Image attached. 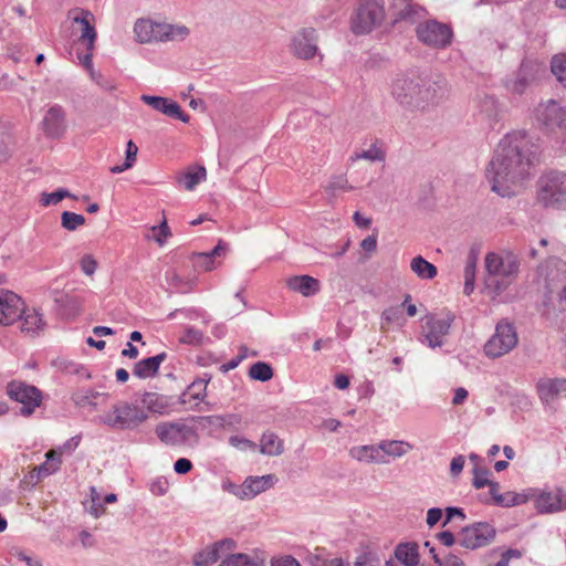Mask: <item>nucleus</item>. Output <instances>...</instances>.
<instances>
[{"label": "nucleus", "instance_id": "obj_1", "mask_svg": "<svg viewBox=\"0 0 566 566\" xmlns=\"http://www.w3.org/2000/svg\"><path fill=\"white\" fill-rule=\"evenodd\" d=\"M538 145L525 132L506 134L497 145V196L513 197L524 188L538 158Z\"/></svg>", "mask_w": 566, "mask_h": 566}, {"label": "nucleus", "instance_id": "obj_2", "mask_svg": "<svg viewBox=\"0 0 566 566\" xmlns=\"http://www.w3.org/2000/svg\"><path fill=\"white\" fill-rule=\"evenodd\" d=\"M391 94L407 109H426L447 96V81L402 76L394 81Z\"/></svg>", "mask_w": 566, "mask_h": 566}, {"label": "nucleus", "instance_id": "obj_3", "mask_svg": "<svg viewBox=\"0 0 566 566\" xmlns=\"http://www.w3.org/2000/svg\"><path fill=\"white\" fill-rule=\"evenodd\" d=\"M220 416L191 417L188 421H164L155 428L157 438L169 447H193L199 442V429L209 426H222Z\"/></svg>", "mask_w": 566, "mask_h": 566}, {"label": "nucleus", "instance_id": "obj_4", "mask_svg": "<svg viewBox=\"0 0 566 566\" xmlns=\"http://www.w3.org/2000/svg\"><path fill=\"white\" fill-rule=\"evenodd\" d=\"M539 275L543 277V314L551 318L566 310V262L549 258L539 268Z\"/></svg>", "mask_w": 566, "mask_h": 566}, {"label": "nucleus", "instance_id": "obj_5", "mask_svg": "<svg viewBox=\"0 0 566 566\" xmlns=\"http://www.w3.org/2000/svg\"><path fill=\"white\" fill-rule=\"evenodd\" d=\"M134 32L140 43L153 41H175L184 40L189 34V29L185 25H174L169 23L154 22L149 19H139L134 25Z\"/></svg>", "mask_w": 566, "mask_h": 566}, {"label": "nucleus", "instance_id": "obj_6", "mask_svg": "<svg viewBox=\"0 0 566 566\" xmlns=\"http://www.w3.org/2000/svg\"><path fill=\"white\" fill-rule=\"evenodd\" d=\"M537 201L545 208L566 209V174L551 171L537 181Z\"/></svg>", "mask_w": 566, "mask_h": 566}, {"label": "nucleus", "instance_id": "obj_7", "mask_svg": "<svg viewBox=\"0 0 566 566\" xmlns=\"http://www.w3.org/2000/svg\"><path fill=\"white\" fill-rule=\"evenodd\" d=\"M147 418L148 415L145 410L128 402H122L115 405L109 412L104 415L102 422L113 429L126 430L136 428Z\"/></svg>", "mask_w": 566, "mask_h": 566}, {"label": "nucleus", "instance_id": "obj_8", "mask_svg": "<svg viewBox=\"0 0 566 566\" xmlns=\"http://www.w3.org/2000/svg\"><path fill=\"white\" fill-rule=\"evenodd\" d=\"M416 35L422 44L442 50L451 45L453 31L449 24L430 19L417 25Z\"/></svg>", "mask_w": 566, "mask_h": 566}, {"label": "nucleus", "instance_id": "obj_9", "mask_svg": "<svg viewBox=\"0 0 566 566\" xmlns=\"http://www.w3.org/2000/svg\"><path fill=\"white\" fill-rule=\"evenodd\" d=\"M7 396L22 405L20 415L30 417L34 413L35 409L41 406L43 395L42 391L33 386L21 380H11L6 387Z\"/></svg>", "mask_w": 566, "mask_h": 566}, {"label": "nucleus", "instance_id": "obj_10", "mask_svg": "<svg viewBox=\"0 0 566 566\" xmlns=\"http://www.w3.org/2000/svg\"><path fill=\"white\" fill-rule=\"evenodd\" d=\"M385 17V9L376 1H366L350 18L353 33L360 35L369 33L376 25L380 24Z\"/></svg>", "mask_w": 566, "mask_h": 566}, {"label": "nucleus", "instance_id": "obj_11", "mask_svg": "<svg viewBox=\"0 0 566 566\" xmlns=\"http://www.w3.org/2000/svg\"><path fill=\"white\" fill-rule=\"evenodd\" d=\"M495 535V528L489 523H475L465 526L458 534V544L469 549L486 545Z\"/></svg>", "mask_w": 566, "mask_h": 566}, {"label": "nucleus", "instance_id": "obj_12", "mask_svg": "<svg viewBox=\"0 0 566 566\" xmlns=\"http://www.w3.org/2000/svg\"><path fill=\"white\" fill-rule=\"evenodd\" d=\"M454 318L451 312H448L444 318H437L431 314L426 315L423 342L431 348L441 347L443 345V337L449 334Z\"/></svg>", "mask_w": 566, "mask_h": 566}, {"label": "nucleus", "instance_id": "obj_13", "mask_svg": "<svg viewBox=\"0 0 566 566\" xmlns=\"http://www.w3.org/2000/svg\"><path fill=\"white\" fill-rule=\"evenodd\" d=\"M520 259L510 250L497 253V292L511 285L520 273Z\"/></svg>", "mask_w": 566, "mask_h": 566}, {"label": "nucleus", "instance_id": "obj_14", "mask_svg": "<svg viewBox=\"0 0 566 566\" xmlns=\"http://www.w3.org/2000/svg\"><path fill=\"white\" fill-rule=\"evenodd\" d=\"M291 51L297 59H313L318 52L316 30L314 28H304L297 31L292 38Z\"/></svg>", "mask_w": 566, "mask_h": 566}, {"label": "nucleus", "instance_id": "obj_15", "mask_svg": "<svg viewBox=\"0 0 566 566\" xmlns=\"http://www.w3.org/2000/svg\"><path fill=\"white\" fill-rule=\"evenodd\" d=\"M388 12L392 24L399 22L413 24L426 14V10L421 6L412 2V0H392Z\"/></svg>", "mask_w": 566, "mask_h": 566}, {"label": "nucleus", "instance_id": "obj_16", "mask_svg": "<svg viewBox=\"0 0 566 566\" xmlns=\"http://www.w3.org/2000/svg\"><path fill=\"white\" fill-rule=\"evenodd\" d=\"M42 129L44 135L51 139H60L66 132V113L59 105H52L43 116Z\"/></svg>", "mask_w": 566, "mask_h": 566}, {"label": "nucleus", "instance_id": "obj_17", "mask_svg": "<svg viewBox=\"0 0 566 566\" xmlns=\"http://www.w3.org/2000/svg\"><path fill=\"white\" fill-rule=\"evenodd\" d=\"M24 302L15 293L0 289V324L11 325L22 316Z\"/></svg>", "mask_w": 566, "mask_h": 566}, {"label": "nucleus", "instance_id": "obj_18", "mask_svg": "<svg viewBox=\"0 0 566 566\" xmlns=\"http://www.w3.org/2000/svg\"><path fill=\"white\" fill-rule=\"evenodd\" d=\"M237 543L232 538H224L216 542L211 546L196 553L192 558L195 566H210L214 564L222 554L235 548Z\"/></svg>", "mask_w": 566, "mask_h": 566}, {"label": "nucleus", "instance_id": "obj_19", "mask_svg": "<svg viewBox=\"0 0 566 566\" xmlns=\"http://www.w3.org/2000/svg\"><path fill=\"white\" fill-rule=\"evenodd\" d=\"M566 114V107H560L555 101L551 99L542 103L536 108V117L548 128H558L560 119Z\"/></svg>", "mask_w": 566, "mask_h": 566}, {"label": "nucleus", "instance_id": "obj_20", "mask_svg": "<svg viewBox=\"0 0 566 566\" xmlns=\"http://www.w3.org/2000/svg\"><path fill=\"white\" fill-rule=\"evenodd\" d=\"M518 336L515 326L506 319L497 323V357L516 347Z\"/></svg>", "mask_w": 566, "mask_h": 566}, {"label": "nucleus", "instance_id": "obj_21", "mask_svg": "<svg viewBox=\"0 0 566 566\" xmlns=\"http://www.w3.org/2000/svg\"><path fill=\"white\" fill-rule=\"evenodd\" d=\"M539 513H553L566 510V489H558L556 493L543 492L535 502Z\"/></svg>", "mask_w": 566, "mask_h": 566}, {"label": "nucleus", "instance_id": "obj_22", "mask_svg": "<svg viewBox=\"0 0 566 566\" xmlns=\"http://www.w3.org/2000/svg\"><path fill=\"white\" fill-rule=\"evenodd\" d=\"M541 71V65L534 61H523L517 72L515 81L510 88L516 93L522 94L525 88L536 80Z\"/></svg>", "mask_w": 566, "mask_h": 566}, {"label": "nucleus", "instance_id": "obj_23", "mask_svg": "<svg viewBox=\"0 0 566 566\" xmlns=\"http://www.w3.org/2000/svg\"><path fill=\"white\" fill-rule=\"evenodd\" d=\"M536 389L539 399L548 405L560 392L566 391L565 378H542L536 384Z\"/></svg>", "mask_w": 566, "mask_h": 566}, {"label": "nucleus", "instance_id": "obj_24", "mask_svg": "<svg viewBox=\"0 0 566 566\" xmlns=\"http://www.w3.org/2000/svg\"><path fill=\"white\" fill-rule=\"evenodd\" d=\"M77 15L73 17V22L78 23L82 29L80 41L86 42V50L93 51L94 42L96 40V31L91 20L94 19L93 14L88 10L76 9Z\"/></svg>", "mask_w": 566, "mask_h": 566}, {"label": "nucleus", "instance_id": "obj_25", "mask_svg": "<svg viewBox=\"0 0 566 566\" xmlns=\"http://www.w3.org/2000/svg\"><path fill=\"white\" fill-rule=\"evenodd\" d=\"M77 15L73 17V22L78 23L82 29L80 41L86 42V50L93 51L94 42L96 40V31L91 20L94 19L93 14L88 10L76 9Z\"/></svg>", "mask_w": 566, "mask_h": 566}, {"label": "nucleus", "instance_id": "obj_26", "mask_svg": "<svg viewBox=\"0 0 566 566\" xmlns=\"http://www.w3.org/2000/svg\"><path fill=\"white\" fill-rule=\"evenodd\" d=\"M166 358L167 354L165 352L151 357L144 358L135 363L133 375L140 379L155 377L158 374L161 363H164Z\"/></svg>", "mask_w": 566, "mask_h": 566}, {"label": "nucleus", "instance_id": "obj_27", "mask_svg": "<svg viewBox=\"0 0 566 566\" xmlns=\"http://www.w3.org/2000/svg\"><path fill=\"white\" fill-rule=\"evenodd\" d=\"M275 476L273 474H266L262 476H249L242 483L243 488V500H250L256 496L258 494L266 491L273 485L275 481Z\"/></svg>", "mask_w": 566, "mask_h": 566}, {"label": "nucleus", "instance_id": "obj_28", "mask_svg": "<svg viewBox=\"0 0 566 566\" xmlns=\"http://www.w3.org/2000/svg\"><path fill=\"white\" fill-rule=\"evenodd\" d=\"M349 455L365 463H388V459L380 452L378 444L356 446L350 448Z\"/></svg>", "mask_w": 566, "mask_h": 566}, {"label": "nucleus", "instance_id": "obj_29", "mask_svg": "<svg viewBox=\"0 0 566 566\" xmlns=\"http://www.w3.org/2000/svg\"><path fill=\"white\" fill-rule=\"evenodd\" d=\"M290 290L301 293L303 296L315 295L319 291V281L310 275H295L286 282Z\"/></svg>", "mask_w": 566, "mask_h": 566}, {"label": "nucleus", "instance_id": "obj_30", "mask_svg": "<svg viewBox=\"0 0 566 566\" xmlns=\"http://www.w3.org/2000/svg\"><path fill=\"white\" fill-rule=\"evenodd\" d=\"M260 452L270 457L282 454L284 452L283 440L273 431H265L260 439Z\"/></svg>", "mask_w": 566, "mask_h": 566}, {"label": "nucleus", "instance_id": "obj_31", "mask_svg": "<svg viewBox=\"0 0 566 566\" xmlns=\"http://www.w3.org/2000/svg\"><path fill=\"white\" fill-rule=\"evenodd\" d=\"M472 474V485L478 490L489 486V499L486 501L495 503V483L489 479L490 471L476 463Z\"/></svg>", "mask_w": 566, "mask_h": 566}, {"label": "nucleus", "instance_id": "obj_32", "mask_svg": "<svg viewBox=\"0 0 566 566\" xmlns=\"http://www.w3.org/2000/svg\"><path fill=\"white\" fill-rule=\"evenodd\" d=\"M18 319H22L21 331L28 334L34 335L45 325L42 314L34 308L30 311L23 307L22 316Z\"/></svg>", "mask_w": 566, "mask_h": 566}, {"label": "nucleus", "instance_id": "obj_33", "mask_svg": "<svg viewBox=\"0 0 566 566\" xmlns=\"http://www.w3.org/2000/svg\"><path fill=\"white\" fill-rule=\"evenodd\" d=\"M395 556L406 566H416L419 563L418 546L415 543L399 544L395 549Z\"/></svg>", "mask_w": 566, "mask_h": 566}, {"label": "nucleus", "instance_id": "obj_34", "mask_svg": "<svg viewBox=\"0 0 566 566\" xmlns=\"http://www.w3.org/2000/svg\"><path fill=\"white\" fill-rule=\"evenodd\" d=\"M380 452L387 457L400 458L405 455L412 446L405 441L399 440H382L379 442Z\"/></svg>", "mask_w": 566, "mask_h": 566}, {"label": "nucleus", "instance_id": "obj_35", "mask_svg": "<svg viewBox=\"0 0 566 566\" xmlns=\"http://www.w3.org/2000/svg\"><path fill=\"white\" fill-rule=\"evenodd\" d=\"M410 268L422 280H431L438 274L436 265L421 255H417L411 260Z\"/></svg>", "mask_w": 566, "mask_h": 566}, {"label": "nucleus", "instance_id": "obj_36", "mask_svg": "<svg viewBox=\"0 0 566 566\" xmlns=\"http://www.w3.org/2000/svg\"><path fill=\"white\" fill-rule=\"evenodd\" d=\"M142 403L151 412L163 413L169 407L166 396L157 392H145L142 397Z\"/></svg>", "mask_w": 566, "mask_h": 566}, {"label": "nucleus", "instance_id": "obj_37", "mask_svg": "<svg viewBox=\"0 0 566 566\" xmlns=\"http://www.w3.org/2000/svg\"><path fill=\"white\" fill-rule=\"evenodd\" d=\"M485 268L489 273V277L485 281V286L482 293L491 301L495 300V287L492 284L495 282V252H489L485 258Z\"/></svg>", "mask_w": 566, "mask_h": 566}, {"label": "nucleus", "instance_id": "obj_38", "mask_svg": "<svg viewBox=\"0 0 566 566\" xmlns=\"http://www.w3.org/2000/svg\"><path fill=\"white\" fill-rule=\"evenodd\" d=\"M165 280L167 284L176 289L179 293H188L193 287V280L185 279L178 274L175 270H168L165 273Z\"/></svg>", "mask_w": 566, "mask_h": 566}, {"label": "nucleus", "instance_id": "obj_39", "mask_svg": "<svg viewBox=\"0 0 566 566\" xmlns=\"http://www.w3.org/2000/svg\"><path fill=\"white\" fill-rule=\"evenodd\" d=\"M207 171L203 166L190 168L184 176L179 179V182H182L187 190H192L199 182L206 179Z\"/></svg>", "mask_w": 566, "mask_h": 566}, {"label": "nucleus", "instance_id": "obj_40", "mask_svg": "<svg viewBox=\"0 0 566 566\" xmlns=\"http://www.w3.org/2000/svg\"><path fill=\"white\" fill-rule=\"evenodd\" d=\"M273 368L265 361H256L249 369V377L258 381H269L273 378Z\"/></svg>", "mask_w": 566, "mask_h": 566}, {"label": "nucleus", "instance_id": "obj_41", "mask_svg": "<svg viewBox=\"0 0 566 566\" xmlns=\"http://www.w3.org/2000/svg\"><path fill=\"white\" fill-rule=\"evenodd\" d=\"M551 71L556 80L566 87V54L560 53L553 56L551 61Z\"/></svg>", "mask_w": 566, "mask_h": 566}, {"label": "nucleus", "instance_id": "obj_42", "mask_svg": "<svg viewBox=\"0 0 566 566\" xmlns=\"http://www.w3.org/2000/svg\"><path fill=\"white\" fill-rule=\"evenodd\" d=\"M190 261L195 271H211L216 268V261L206 252L192 253Z\"/></svg>", "mask_w": 566, "mask_h": 566}, {"label": "nucleus", "instance_id": "obj_43", "mask_svg": "<svg viewBox=\"0 0 566 566\" xmlns=\"http://www.w3.org/2000/svg\"><path fill=\"white\" fill-rule=\"evenodd\" d=\"M220 566H256L255 560L244 553L229 554L226 556Z\"/></svg>", "mask_w": 566, "mask_h": 566}, {"label": "nucleus", "instance_id": "obj_44", "mask_svg": "<svg viewBox=\"0 0 566 566\" xmlns=\"http://www.w3.org/2000/svg\"><path fill=\"white\" fill-rule=\"evenodd\" d=\"M85 223V217L75 212L64 211L61 214V224L65 230L75 231Z\"/></svg>", "mask_w": 566, "mask_h": 566}, {"label": "nucleus", "instance_id": "obj_45", "mask_svg": "<svg viewBox=\"0 0 566 566\" xmlns=\"http://www.w3.org/2000/svg\"><path fill=\"white\" fill-rule=\"evenodd\" d=\"M203 333L200 329L193 326H188L185 328L184 334L179 337V342L190 346H200L203 343Z\"/></svg>", "mask_w": 566, "mask_h": 566}, {"label": "nucleus", "instance_id": "obj_46", "mask_svg": "<svg viewBox=\"0 0 566 566\" xmlns=\"http://www.w3.org/2000/svg\"><path fill=\"white\" fill-rule=\"evenodd\" d=\"M358 159H366L370 161H381L385 159L384 151L377 147L376 144H373L369 149L363 150L360 153H355L352 157V161H356Z\"/></svg>", "mask_w": 566, "mask_h": 566}, {"label": "nucleus", "instance_id": "obj_47", "mask_svg": "<svg viewBox=\"0 0 566 566\" xmlns=\"http://www.w3.org/2000/svg\"><path fill=\"white\" fill-rule=\"evenodd\" d=\"M64 198H75V197L72 193H70L69 190H66L64 188H59L51 193H42L40 202L42 206H51V205L59 203Z\"/></svg>", "mask_w": 566, "mask_h": 566}, {"label": "nucleus", "instance_id": "obj_48", "mask_svg": "<svg viewBox=\"0 0 566 566\" xmlns=\"http://www.w3.org/2000/svg\"><path fill=\"white\" fill-rule=\"evenodd\" d=\"M526 501L527 496L520 493L507 492L504 494H497V505H503L506 507L518 505L525 503Z\"/></svg>", "mask_w": 566, "mask_h": 566}, {"label": "nucleus", "instance_id": "obj_49", "mask_svg": "<svg viewBox=\"0 0 566 566\" xmlns=\"http://www.w3.org/2000/svg\"><path fill=\"white\" fill-rule=\"evenodd\" d=\"M164 114L171 118L179 119L182 123H189V120H190V116L181 111V107L179 106V104L177 102H175L170 98L165 107Z\"/></svg>", "mask_w": 566, "mask_h": 566}, {"label": "nucleus", "instance_id": "obj_50", "mask_svg": "<svg viewBox=\"0 0 566 566\" xmlns=\"http://www.w3.org/2000/svg\"><path fill=\"white\" fill-rule=\"evenodd\" d=\"M478 98L481 113H484L488 117H491L495 111V98L493 95L483 93L482 97L481 94H478Z\"/></svg>", "mask_w": 566, "mask_h": 566}, {"label": "nucleus", "instance_id": "obj_51", "mask_svg": "<svg viewBox=\"0 0 566 566\" xmlns=\"http://www.w3.org/2000/svg\"><path fill=\"white\" fill-rule=\"evenodd\" d=\"M151 231L155 235V241L163 245L168 237L171 235L167 220L164 218L160 224L151 227Z\"/></svg>", "mask_w": 566, "mask_h": 566}, {"label": "nucleus", "instance_id": "obj_52", "mask_svg": "<svg viewBox=\"0 0 566 566\" xmlns=\"http://www.w3.org/2000/svg\"><path fill=\"white\" fill-rule=\"evenodd\" d=\"M140 99L147 105L151 106L155 111L165 113V107L169 101L167 97L154 96V95H142Z\"/></svg>", "mask_w": 566, "mask_h": 566}, {"label": "nucleus", "instance_id": "obj_53", "mask_svg": "<svg viewBox=\"0 0 566 566\" xmlns=\"http://www.w3.org/2000/svg\"><path fill=\"white\" fill-rule=\"evenodd\" d=\"M476 262H478V251H475L474 248H471L470 253L468 255L467 264L464 268V277L475 279Z\"/></svg>", "mask_w": 566, "mask_h": 566}, {"label": "nucleus", "instance_id": "obj_54", "mask_svg": "<svg viewBox=\"0 0 566 566\" xmlns=\"http://www.w3.org/2000/svg\"><path fill=\"white\" fill-rule=\"evenodd\" d=\"M327 190H344L349 191L353 189L352 186L348 185L347 179L344 176H335L329 181L328 186L326 187Z\"/></svg>", "mask_w": 566, "mask_h": 566}, {"label": "nucleus", "instance_id": "obj_55", "mask_svg": "<svg viewBox=\"0 0 566 566\" xmlns=\"http://www.w3.org/2000/svg\"><path fill=\"white\" fill-rule=\"evenodd\" d=\"M229 443L237 449H251L254 450L256 448V443L240 436H231L229 438Z\"/></svg>", "mask_w": 566, "mask_h": 566}, {"label": "nucleus", "instance_id": "obj_56", "mask_svg": "<svg viewBox=\"0 0 566 566\" xmlns=\"http://www.w3.org/2000/svg\"><path fill=\"white\" fill-rule=\"evenodd\" d=\"M400 317H401L400 306H390L388 308H385L381 314V319L385 321L387 324H392V323L399 321Z\"/></svg>", "mask_w": 566, "mask_h": 566}, {"label": "nucleus", "instance_id": "obj_57", "mask_svg": "<svg viewBox=\"0 0 566 566\" xmlns=\"http://www.w3.org/2000/svg\"><path fill=\"white\" fill-rule=\"evenodd\" d=\"M35 470L38 472V479H43L55 473L56 471L60 470V468H57L56 462L45 461L44 463L40 464Z\"/></svg>", "mask_w": 566, "mask_h": 566}, {"label": "nucleus", "instance_id": "obj_58", "mask_svg": "<svg viewBox=\"0 0 566 566\" xmlns=\"http://www.w3.org/2000/svg\"><path fill=\"white\" fill-rule=\"evenodd\" d=\"M91 492H92V505L90 507V512L95 517H98L102 514H104L105 507H104L103 503L98 502L99 497H98V494L96 493V490L94 486L91 488Z\"/></svg>", "mask_w": 566, "mask_h": 566}, {"label": "nucleus", "instance_id": "obj_59", "mask_svg": "<svg viewBox=\"0 0 566 566\" xmlns=\"http://www.w3.org/2000/svg\"><path fill=\"white\" fill-rule=\"evenodd\" d=\"M81 269L86 275H92L96 271L97 262L91 254H85L81 259Z\"/></svg>", "mask_w": 566, "mask_h": 566}, {"label": "nucleus", "instance_id": "obj_60", "mask_svg": "<svg viewBox=\"0 0 566 566\" xmlns=\"http://www.w3.org/2000/svg\"><path fill=\"white\" fill-rule=\"evenodd\" d=\"M355 566H379V559L373 553H363L356 558Z\"/></svg>", "mask_w": 566, "mask_h": 566}, {"label": "nucleus", "instance_id": "obj_61", "mask_svg": "<svg viewBox=\"0 0 566 566\" xmlns=\"http://www.w3.org/2000/svg\"><path fill=\"white\" fill-rule=\"evenodd\" d=\"M464 463L465 458L463 455L460 454L454 457L450 463V475L452 478H458L464 468Z\"/></svg>", "mask_w": 566, "mask_h": 566}, {"label": "nucleus", "instance_id": "obj_62", "mask_svg": "<svg viewBox=\"0 0 566 566\" xmlns=\"http://www.w3.org/2000/svg\"><path fill=\"white\" fill-rule=\"evenodd\" d=\"M192 462L187 458H179L174 463V470L177 474H187L192 470Z\"/></svg>", "mask_w": 566, "mask_h": 566}, {"label": "nucleus", "instance_id": "obj_63", "mask_svg": "<svg viewBox=\"0 0 566 566\" xmlns=\"http://www.w3.org/2000/svg\"><path fill=\"white\" fill-rule=\"evenodd\" d=\"M169 489V483L166 479L159 478L150 484V491L155 495H165Z\"/></svg>", "mask_w": 566, "mask_h": 566}, {"label": "nucleus", "instance_id": "obj_64", "mask_svg": "<svg viewBox=\"0 0 566 566\" xmlns=\"http://www.w3.org/2000/svg\"><path fill=\"white\" fill-rule=\"evenodd\" d=\"M271 566H301L296 558L291 555H285L271 559Z\"/></svg>", "mask_w": 566, "mask_h": 566}]
</instances>
